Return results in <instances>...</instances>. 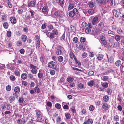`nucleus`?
Masks as SVG:
<instances>
[{"mask_svg": "<svg viewBox=\"0 0 124 124\" xmlns=\"http://www.w3.org/2000/svg\"><path fill=\"white\" fill-rule=\"evenodd\" d=\"M98 19L97 17L95 16L94 17L93 16L89 18V20L93 25H95L97 23Z\"/></svg>", "mask_w": 124, "mask_h": 124, "instance_id": "obj_1", "label": "nucleus"}, {"mask_svg": "<svg viewBox=\"0 0 124 124\" xmlns=\"http://www.w3.org/2000/svg\"><path fill=\"white\" fill-rule=\"evenodd\" d=\"M48 66L49 67L56 69L57 68V65L56 63L52 61L48 63Z\"/></svg>", "mask_w": 124, "mask_h": 124, "instance_id": "obj_2", "label": "nucleus"}, {"mask_svg": "<svg viewBox=\"0 0 124 124\" xmlns=\"http://www.w3.org/2000/svg\"><path fill=\"white\" fill-rule=\"evenodd\" d=\"M88 27L86 28L85 30V31L86 33L88 34L91 32V28H92V26L90 23H88Z\"/></svg>", "mask_w": 124, "mask_h": 124, "instance_id": "obj_3", "label": "nucleus"}, {"mask_svg": "<svg viewBox=\"0 0 124 124\" xmlns=\"http://www.w3.org/2000/svg\"><path fill=\"white\" fill-rule=\"evenodd\" d=\"M63 11H55L54 13L55 15L57 16L61 17L63 15Z\"/></svg>", "mask_w": 124, "mask_h": 124, "instance_id": "obj_4", "label": "nucleus"}, {"mask_svg": "<svg viewBox=\"0 0 124 124\" xmlns=\"http://www.w3.org/2000/svg\"><path fill=\"white\" fill-rule=\"evenodd\" d=\"M113 15L116 17H118L119 16V13L116 10L114 9L113 10Z\"/></svg>", "mask_w": 124, "mask_h": 124, "instance_id": "obj_5", "label": "nucleus"}, {"mask_svg": "<svg viewBox=\"0 0 124 124\" xmlns=\"http://www.w3.org/2000/svg\"><path fill=\"white\" fill-rule=\"evenodd\" d=\"M35 2L34 1H31L28 3V5L30 7H34L35 6Z\"/></svg>", "mask_w": 124, "mask_h": 124, "instance_id": "obj_6", "label": "nucleus"}, {"mask_svg": "<svg viewBox=\"0 0 124 124\" xmlns=\"http://www.w3.org/2000/svg\"><path fill=\"white\" fill-rule=\"evenodd\" d=\"M60 47V46H59L57 47V51L56 52V54L58 55H60L62 51L61 50Z\"/></svg>", "mask_w": 124, "mask_h": 124, "instance_id": "obj_7", "label": "nucleus"}, {"mask_svg": "<svg viewBox=\"0 0 124 124\" xmlns=\"http://www.w3.org/2000/svg\"><path fill=\"white\" fill-rule=\"evenodd\" d=\"M10 21L12 24H14L16 23V20L14 17H11L10 18Z\"/></svg>", "mask_w": 124, "mask_h": 124, "instance_id": "obj_8", "label": "nucleus"}, {"mask_svg": "<svg viewBox=\"0 0 124 124\" xmlns=\"http://www.w3.org/2000/svg\"><path fill=\"white\" fill-rule=\"evenodd\" d=\"M102 108L105 110H107L109 108V106L106 103H103L102 106Z\"/></svg>", "mask_w": 124, "mask_h": 124, "instance_id": "obj_9", "label": "nucleus"}, {"mask_svg": "<svg viewBox=\"0 0 124 124\" xmlns=\"http://www.w3.org/2000/svg\"><path fill=\"white\" fill-rule=\"evenodd\" d=\"M96 56L98 60H99L103 59L104 57V55L102 54H100L96 55Z\"/></svg>", "mask_w": 124, "mask_h": 124, "instance_id": "obj_10", "label": "nucleus"}, {"mask_svg": "<svg viewBox=\"0 0 124 124\" xmlns=\"http://www.w3.org/2000/svg\"><path fill=\"white\" fill-rule=\"evenodd\" d=\"M21 37V39L23 42H25L26 41L27 39V36L24 35H23Z\"/></svg>", "mask_w": 124, "mask_h": 124, "instance_id": "obj_11", "label": "nucleus"}, {"mask_svg": "<svg viewBox=\"0 0 124 124\" xmlns=\"http://www.w3.org/2000/svg\"><path fill=\"white\" fill-rule=\"evenodd\" d=\"M117 43L113 41L111 44L110 46L113 48H115L117 46Z\"/></svg>", "mask_w": 124, "mask_h": 124, "instance_id": "obj_12", "label": "nucleus"}, {"mask_svg": "<svg viewBox=\"0 0 124 124\" xmlns=\"http://www.w3.org/2000/svg\"><path fill=\"white\" fill-rule=\"evenodd\" d=\"M87 84L89 86L92 87L94 84V82L93 81L91 80L89 81Z\"/></svg>", "mask_w": 124, "mask_h": 124, "instance_id": "obj_13", "label": "nucleus"}, {"mask_svg": "<svg viewBox=\"0 0 124 124\" xmlns=\"http://www.w3.org/2000/svg\"><path fill=\"white\" fill-rule=\"evenodd\" d=\"M27 75L26 73L23 74L21 75V78L23 80L26 79L27 78Z\"/></svg>", "mask_w": 124, "mask_h": 124, "instance_id": "obj_14", "label": "nucleus"}, {"mask_svg": "<svg viewBox=\"0 0 124 124\" xmlns=\"http://www.w3.org/2000/svg\"><path fill=\"white\" fill-rule=\"evenodd\" d=\"M109 99V97L108 95H105L103 97L104 101L105 102H107Z\"/></svg>", "mask_w": 124, "mask_h": 124, "instance_id": "obj_15", "label": "nucleus"}, {"mask_svg": "<svg viewBox=\"0 0 124 124\" xmlns=\"http://www.w3.org/2000/svg\"><path fill=\"white\" fill-rule=\"evenodd\" d=\"M115 39L117 41H119L121 39L120 36L118 35H116L115 36Z\"/></svg>", "mask_w": 124, "mask_h": 124, "instance_id": "obj_16", "label": "nucleus"}, {"mask_svg": "<svg viewBox=\"0 0 124 124\" xmlns=\"http://www.w3.org/2000/svg\"><path fill=\"white\" fill-rule=\"evenodd\" d=\"M14 91L16 93H18L20 92V91L19 87L18 86H17L14 89Z\"/></svg>", "mask_w": 124, "mask_h": 124, "instance_id": "obj_17", "label": "nucleus"}, {"mask_svg": "<svg viewBox=\"0 0 124 124\" xmlns=\"http://www.w3.org/2000/svg\"><path fill=\"white\" fill-rule=\"evenodd\" d=\"M10 102H13L15 99V97L14 96H11L9 98Z\"/></svg>", "mask_w": 124, "mask_h": 124, "instance_id": "obj_18", "label": "nucleus"}, {"mask_svg": "<svg viewBox=\"0 0 124 124\" xmlns=\"http://www.w3.org/2000/svg\"><path fill=\"white\" fill-rule=\"evenodd\" d=\"M73 78L72 77H69L67 79V81L69 82H70L73 81Z\"/></svg>", "mask_w": 124, "mask_h": 124, "instance_id": "obj_19", "label": "nucleus"}, {"mask_svg": "<svg viewBox=\"0 0 124 124\" xmlns=\"http://www.w3.org/2000/svg\"><path fill=\"white\" fill-rule=\"evenodd\" d=\"M88 13L90 15H92L94 13V11L92 9H89L88 11Z\"/></svg>", "mask_w": 124, "mask_h": 124, "instance_id": "obj_20", "label": "nucleus"}, {"mask_svg": "<svg viewBox=\"0 0 124 124\" xmlns=\"http://www.w3.org/2000/svg\"><path fill=\"white\" fill-rule=\"evenodd\" d=\"M8 24L7 22H5L3 23V26L5 29H7L8 27Z\"/></svg>", "mask_w": 124, "mask_h": 124, "instance_id": "obj_21", "label": "nucleus"}, {"mask_svg": "<svg viewBox=\"0 0 124 124\" xmlns=\"http://www.w3.org/2000/svg\"><path fill=\"white\" fill-rule=\"evenodd\" d=\"M102 86L104 88H107L108 86V84L107 82L103 83L102 85Z\"/></svg>", "mask_w": 124, "mask_h": 124, "instance_id": "obj_22", "label": "nucleus"}, {"mask_svg": "<svg viewBox=\"0 0 124 124\" xmlns=\"http://www.w3.org/2000/svg\"><path fill=\"white\" fill-rule=\"evenodd\" d=\"M70 30L72 32H74L76 30V27L72 25H71L70 26Z\"/></svg>", "mask_w": 124, "mask_h": 124, "instance_id": "obj_23", "label": "nucleus"}, {"mask_svg": "<svg viewBox=\"0 0 124 124\" xmlns=\"http://www.w3.org/2000/svg\"><path fill=\"white\" fill-rule=\"evenodd\" d=\"M109 79V77L107 76H105L103 77V80L105 81H108Z\"/></svg>", "mask_w": 124, "mask_h": 124, "instance_id": "obj_24", "label": "nucleus"}, {"mask_svg": "<svg viewBox=\"0 0 124 124\" xmlns=\"http://www.w3.org/2000/svg\"><path fill=\"white\" fill-rule=\"evenodd\" d=\"M121 64V61L120 60H118L115 63L116 65L117 66H119Z\"/></svg>", "mask_w": 124, "mask_h": 124, "instance_id": "obj_25", "label": "nucleus"}, {"mask_svg": "<svg viewBox=\"0 0 124 124\" xmlns=\"http://www.w3.org/2000/svg\"><path fill=\"white\" fill-rule=\"evenodd\" d=\"M113 40L111 38H109L108 39V45L109 46L113 42Z\"/></svg>", "mask_w": 124, "mask_h": 124, "instance_id": "obj_26", "label": "nucleus"}, {"mask_svg": "<svg viewBox=\"0 0 124 124\" xmlns=\"http://www.w3.org/2000/svg\"><path fill=\"white\" fill-rule=\"evenodd\" d=\"M65 116L66 119H69L70 118L71 116L70 114L69 113H67L65 114Z\"/></svg>", "mask_w": 124, "mask_h": 124, "instance_id": "obj_27", "label": "nucleus"}, {"mask_svg": "<svg viewBox=\"0 0 124 124\" xmlns=\"http://www.w3.org/2000/svg\"><path fill=\"white\" fill-rule=\"evenodd\" d=\"M74 15L75 14L73 11H70L69 13V16L71 17H73L74 16Z\"/></svg>", "mask_w": 124, "mask_h": 124, "instance_id": "obj_28", "label": "nucleus"}, {"mask_svg": "<svg viewBox=\"0 0 124 124\" xmlns=\"http://www.w3.org/2000/svg\"><path fill=\"white\" fill-rule=\"evenodd\" d=\"M94 108L95 107L94 106L91 105L89 107V109L90 111H92L94 110Z\"/></svg>", "mask_w": 124, "mask_h": 124, "instance_id": "obj_29", "label": "nucleus"}, {"mask_svg": "<svg viewBox=\"0 0 124 124\" xmlns=\"http://www.w3.org/2000/svg\"><path fill=\"white\" fill-rule=\"evenodd\" d=\"M63 60V58L62 56H59L58 58V61L60 62H62Z\"/></svg>", "mask_w": 124, "mask_h": 124, "instance_id": "obj_30", "label": "nucleus"}, {"mask_svg": "<svg viewBox=\"0 0 124 124\" xmlns=\"http://www.w3.org/2000/svg\"><path fill=\"white\" fill-rule=\"evenodd\" d=\"M31 72L32 73L34 74H36L37 73V70L36 69H32L31 70Z\"/></svg>", "mask_w": 124, "mask_h": 124, "instance_id": "obj_31", "label": "nucleus"}, {"mask_svg": "<svg viewBox=\"0 0 124 124\" xmlns=\"http://www.w3.org/2000/svg\"><path fill=\"white\" fill-rule=\"evenodd\" d=\"M74 8V5L72 4H69L68 7V9L70 10L71 9Z\"/></svg>", "mask_w": 124, "mask_h": 124, "instance_id": "obj_32", "label": "nucleus"}, {"mask_svg": "<svg viewBox=\"0 0 124 124\" xmlns=\"http://www.w3.org/2000/svg\"><path fill=\"white\" fill-rule=\"evenodd\" d=\"M24 99L23 97H21L18 100L19 102L20 103H22L23 102Z\"/></svg>", "mask_w": 124, "mask_h": 124, "instance_id": "obj_33", "label": "nucleus"}, {"mask_svg": "<svg viewBox=\"0 0 124 124\" xmlns=\"http://www.w3.org/2000/svg\"><path fill=\"white\" fill-rule=\"evenodd\" d=\"M114 119L115 121H118L119 120V117L117 115H116L114 116Z\"/></svg>", "mask_w": 124, "mask_h": 124, "instance_id": "obj_34", "label": "nucleus"}, {"mask_svg": "<svg viewBox=\"0 0 124 124\" xmlns=\"http://www.w3.org/2000/svg\"><path fill=\"white\" fill-rule=\"evenodd\" d=\"M117 33L120 34H122L123 33V31L121 29H119L117 31Z\"/></svg>", "mask_w": 124, "mask_h": 124, "instance_id": "obj_35", "label": "nucleus"}, {"mask_svg": "<svg viewBox=\"0 0 124 124\" xmlns=\"http://www.w3.org/2000/svg\"><path fill=\"white\" fill-rule=\"evenodd\" d=\"M6 89L7 91H10L11 89V87L9 85H8L6 87Z\"/></svg>", "mask_w": 124, "mask_h": 124, "instance_id": "obj_36", "label": "nucleus"}, {"mask_svg": "<svg viewBox=\"0 0 124 124\" xmlns=\"http://www.w3.org/2000/svg\"><path fill=\"white\" fill-rule=\"evenodd\" d=\"M79 48L80 50H84L85 49V47L83 46V45H79Z\"/></svg>", "mask_w": 124, "mask_h": 124, "instance_id": "obj_37", "label": "nucleus"}, {"mask_svg": "<svg viewBox=\"0 0 124 124\" xmlns=\"http://www.w3.org/2000/svg\"><path fill=\"white\" fill-rule=\"evenodd\" d=\"M70 109H71V111L73 113H75L76 112L75 109V107L73 106H72Z\"/></svg>", "mask_w": 124, "mask_h": 124, "instance_id": "obj_38", "label": "nucleus"}, {"mask_svg": "<svg viewBox=\"0 0 124 124\" xmlns=\"http://www.w3.org/2000/svg\"><path fill=\"white\" fill-rule=\"evenodd\" d=\"M55 107L58 109H60L61 108V105L59 103L56 104L55 105Z\"/></svg>", "mask_w": 124, "mask_h": 124, "instance_id": "obj_39", "label": "nucleus"}, {"mask_svg": "<svg viewBox=\"0 0 124 124\" xmlns=\"http://www.w3.org/2000/svg\"><path fill=\"white\" fill-rule=\"evenodd\" d=\"M11 35V32L10 31H7V35L8 37H10Z\"/></svg>", "mask_w": 124, "mask_h": 124, "instance_id": "obj_40", "label": "nucleus"}, {"mask_svg": "<svg viewBox=\"0 0 124 124\" xmlns=\"http://www.w3.org/2000/svg\"><path fill=\"white\" fill-rule=\"evenodd\" d=\"M78 40V38L77 37H75L73 39V41L75 43H77Z\"/></svg>", "mask_w": 124, "mask_h": 124, "instance_id": "obj_41", "label": "nucleus"}, {"mask_svg": "<svg viewBox=\"0 0 124 124\" xmlns=\"http://www.w3.org/2000/svg\"><path fill=\"white\" fill-rule=\"evenodd\" d=\"M89 7L92 8L94 7V4L93 2H90L89 3Z\"/></svg>", "mask_w": 124, "mask_h": 124, "instance_id": "obj_42", "label": "nucleus"}, {"mask_svg": "<svg viewBox=\"0 0 124 124\" xmlns=\"http://www.w3.org/2000/svg\"><path fill=\"white\" fill-rule=\"evenodd\" d=\"M73 12L74 14H77L78 13V11L77 9L76 8H75L73 9Z\"/></svg>", "mask_w": 124, "mask_h": 124, "instance_id": "obj_43", "label": "nucleus"}, {"mask_svg": "<svg viewBox=\"0 0 124 124\" xmlns=\"http://www.w3.org/2000/svg\"><path fill=\"white\" fill-rule=\"evenodd\" d=\"M38 77L39 78H41L43 76V74L42 72H39L38 74Z\"/></svg>", "mask_w": 124, "mask_h": 124, "instance_id": "obj_44", "label": "nucleus"}, {"mask_svg": "<svg viewBox=\"0 0 124 124\" xmlns=\"http://www.w3.org/2000/svg\"><path fill=\"white\" fill-rule=\"evenodd\" d=\"M85 38H84L81 37L80 38V41L81 43H83L85 41Z\"/></svg>", "mask_w": 124, "mask_h": 124, "instance_id": "obj_45", "label": "nucleus"}, {"mask_svg": "<svg viewBox=\"0 0 124 124\" xmlns=\"http://www.w3.org/2000/svg\"><path fill=\"white\" fill-rule=\"evenodd\" d=\"M42 11L43 12H46L47 11V8L46 7H44L42 9Z\"/></svg>", "mask_w": 124, "mask_h": 124, "instance_id": "obj_46", "label": "nucleus"}, {"mask_svg": "<svg viewBox=\"0 0 124 124\" xmlns=\"http://www.w3.org/2000/svg\"><path fill=\"white\" fill-rule=\"evenodd\" d=\"M72 68L74 70H77V71H79L81 72L83 71L81 69H80L77 68L75 67H72Z\"/></svg>", "mask_w": 124, "mask_h": 124, "instance_id": "obj_47", "label": "nucleus"}, {"mask_svg": "<svg viewBox=\"0 0 124 124\" xmlns=\"http://www.w3.org/2000/svg\"><path fill=\"white\" fill-rule=\"evenodd\" d=\"M78 86L80 88L82 89L83 88L84 85L83 84L80 83L78 84Z\"/></svg>", "mask_w": 124, "mask_h": 124, "instance_id": "obj_48", "label": "nucleus"}, {"mask_svg": "<svg viewBox=\"0 0 124 124\" xmlns=\"http://www.w3.org/2000/svg\"><path fill=\"white\" fill-rule=\"evenodd\" d=\"M11 107V106L10 105V104H7V106L6 107L7 110H9L10 109V107Z\"/></svg>", "mask_w": 124, "mask_h": 124, "instance_id": "obj_49", "label": "nucleus"}, {"mask_svg": "<svg viewBox=\"0 0 124 124\" xmlns=\"http://www.w3.org/2000/svg\"><path fill=\"white\" fill-rule=\"evenodd\" d=\"M87 121V122L90 124H92L93 122V120L92 119H88Z\"/></svg>", "mask_w": 124, "mask_h": 124, "instance_id": "obj_50", "label": "nucleus"}, {"mask_svg": "<svg viewBox=\"0 0 124 124\" xmlns=\"http://www.w3.org/2000/svg\"><path fill=\"white\" fill-rule=\"evenodd\" d=\"M28 77L30 79H32L33 78V75L31 74H28Z\"/></svg>", "mask_w": 124, "mask_h": 124, "instance_id": "obj_51", "label": "nucleus"}, {"mask_svg": "<svg viewBox=\"0 0 124 124\" xmlns=\"http://www.w3.org/2000/svg\"><path fill=\"white\" fill-rule=\"evenodd\" d=\"M34 91L36 92L39 93L40 91V90L39 88L36 87L34 88Z\"/></svg>", "mask_w": 124, "mask_h": 124, "instance_id": "obj_52", "label": "nucleus"}, {"mask_svg": "<svg viewBox=\"0 0 124 124\" xmlns=\"http://www.w3.org/2000/svg\"><path fill=\"white\" fill-rule=\"evenodd\" d=\"M10 79L11 80L13 81H14L15 80V77L13 75H11L10 77Z\"/></svg>", "mask_w": 124, "mask_h": 124, "instance_id": "obj_53", "label": "nucleus"}, {"mask_svg": "<svg viewBox=\"0 0 124 124\" xmlns=\"http://www.w3.org/2000/svg\"><path fill=\"white\" fill-rule=\"evenodd\" d=\"M2 17L1 19L2 20L4 21L7 17V16L5 15H2Z\"/></svg>", "mask_w": 124, "mask_h": 124, "instance_id": "obj_54", "label": "nucleus"}, {"mask_svg": "<svg viewBox=\"0 0 124 124\" xmlns=\"http://www.w3.org/2000/svg\"><path fill=\"white\" fill-rule=\"evenodd\" d=\"M55 73V71L54 70H51L50 71V74L52 75H54Z\"/></svg>", "mask_w": 124, "mask_h": 124, "instance_id": "obj_55", "label": "nucleus"}, {"mask_svg": "<svg viewBox=\"0 0 124 124\" xmlns=\"http://www.w3.org/2000/svg\"><path fill=\"white\" fill-rule=\"evenodd\" d=\"M42 116L40 114H39L37 116V118L38 120H41L42 118Z\"/></svg>", "mask_w": 124, "mask_h": 124, "instance_id": "obj_56", "label": "nucleus"}, {"mask_svg": "<svg viewBox=\"0 0 124 124\" xmlns=\"http://www.w3.org/2000/svg\"><path fill=\"white\" fill-rule=\"evenodd\" d=\"M88 75L90 76H91L94 74V72L92 71H89L88 73Z\"/></svg>", "mask_w": 124, "mask_h": 124, "instance_id": "obj_57", "label": "nucleus"}, {"mask_svg": "<svg viewBox=\"0 0 124 124\" xmlns=\"http://www.w3.org/2000/svg\"><path fill=\"white\" fill-rule=\"evenodd\" d=\"M114 70L112 69H110L108 70L106 72V73H112L114 72Z\"/></svg>", "mask_w": 124, "mask_h": 124, "instance_id": "obj_58", "label": "nucleus"}, {"mask_svg": "<svg viewBox=\"0 0 124 124\" xmlns=\"http://www.w3.org/2000/svg\"><path fill=\"white\" fill-rule=\"evenodd\" d=\"M47 26L46 23H44L41 26V29H43L45 28Z\"/></svg>", "mask_w": 124, "mask_h": 124, "instance_id": "obj_59", "label": "nucleus"}, {"mask_svg": "<svg viewBox=\"0 0 124 124\" xmlns=\"http://www.w3.org/2000/svg\"><path fill=\"white\" fill-rule=\"evenodd\" d=\"M49 36L51 38L53 39L54 37V35L53 33H51L50 34Z\"/></svg>", "mask_w": 124, "mask_h": 124, "instance_id": "obj_60", "label": "nucleus"}, {"mask_svg": "<svg viewBox=\"0 0 124 124\" xmlns=\"http://www.w3.org/2000/svg\"><path fill=\"white\" fill-rule=\"evenodd\" d=\"M36 46L39 48L40 46V42L39 40L37 41V43L36 44Z\"/></svg>", "mask_w": 124, "mask_h": 124, "instance_id": "obj_61", "label": "nucleus"}, {"mask_svg": "<svg viewBox=\"0 0 124 124\" xmlns=\"http://www.w3.org/2000/svg\"><path fill=\"white\" fill-rule=\"evenodd\" d=\"M87 24L85 22H83L82 24V25L83 27H85Z\"/></svg>", "mask_w": 124, "mask_h": 124, "instance_id": "obj_62", "label": "nucleus"}, {"mask_svg": "<svg viewBox=\"0 0 124 124\" xmlns=\"http://www.w3.org/2000/svg\"><path fill=\"white\" fill-rule=\"evenodd\" d=\"M61 121V119L59 117H58L56 121L57 123H60Z\"/></svg>", "mask_w": 124, "mask_h": 124, "instance_id": "obj_63", "label": "nucleus"}, {"mask_svg": "<svg viewBox=\"0 0 124 124\" xmlns=\"http://www.w3.org/2000/svg\"><path fill=\"white\" fill-rule=\"evenodd\" d=\"M23 12V10L22 9H18L17 11L18 13L20 14H22Z\"/></svg>", "mask_w": 124, "mask_h": 124, "instance_id": "obj_64", "label": "nucleus"}]
</instances>
